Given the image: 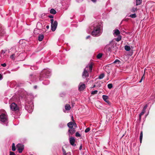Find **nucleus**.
<instances>
[{"label":"nucleus","mask_w":155,"mask_h":155,"mask_svg":"<svg viewBox=\"0 0 155 155\" xmlns=\"http://www.w3.org/2000/svg\"><path fill=\"white\" fill-rule=\"evenodd\" d=\"M48 17L50 18H53V16L52 15H49Z\"/></svg>","instance_id":"obj_44"},{"label":"nucleus","mask_w":155,"mask_h":155,"mask_svg":"<svg viewBox=\"0 0 155 155\" xmlns=\"http://www.w3.org/2000/svg\"><path fill=\"white\" fill-rule=\"evenodd\" d=\"M104 74H102L99 75V79H102L104 77Z\"/></svg>","instance_id":"obj_27"},{"label":"nucleus","mask_w":155,"mask_h":155,"mask_svg":"<svg viewBox=\"0 0 155 155\" xmlns=\"http://www.w3.org/2000/svg\"><path fill=\"white\" fill-rule=\"evenodd\" d=\"M90 36H89V35L88 36H87V37H86V39H88L89 38H90Z\"/></svg>","instance_id":"obj_47"},{"label":"nucleus","mask_w":155,"mask_h":155,"mask_svg":"<svg viewBox=\"0 0 155 155\" xmlns=\"http://www.w3.org/2000/svg\"><path fill=\"white\" fill-rule=\"evenodd\" d=\"M144 74H143V76L141 78V80H140V81H139V82H140V83L142 81V80H143V79H144Z\"/></svg>","instance_id":"obj_35"},{"label":"nucleus","mask_w":155,"mask_h":155,"mask_svg":"<svg viewBox=\"0 0 155 155\" xmlns=\"http://www.w3.org/2000/svg\"><path fill=\"white\" fill-rule=\"evenodd\" d=\"M137 10V8H133L132 9V11L133 12H134L136 11Z\"/></svg>","instance_id":"obj_38"},{"label":"nucleus","mask_w":155,"mask_h":155,"mask_svg":"<svg viewBox=\"0 0 155 155\" xmlns=\"http://www.w3.org/2000/svg\"><path fill=\"white\" fill-rule=\"evenodd\" d=\"M8 120V117L6 112L2 113L0 115V120L2 122H7Z\"/></svg>","instance_id":"obj_4"},{"label":"nucleus","mask_w":155,"mask_h":155,"mask_svg":"<svg viewBox=\"0 0 155 155\" xmlns=\"http://www.w3.org/2000/svg\"><path fill=\"white\" fill-rule=\"evenodd\" d=\"M64 155H71V153L70 152H68L67 153H66V154Z\"/></svg>","instance_id":"obj_41"},{"label":"nucleus","mask_w":155,"mask_h":155,"mask_svg":"<svg viewBox=\"0 0 155 155\" xmlns=\"http://www.w3.org/2000/svg\"><path fill=\"white\" fill-rule=\"evenodd\" d=\"M102 98L104 101H105L107 104H109L110 102L108 100H107L108 98V97L105 95H103L102 96Z\"/></svg>","instance_id":"obj_13"},{"label":"nucleus","mask_w":155,"mask_h":155,"mask_svg":"<svg viewBox=\"0 0 155 155\" xmlns=\"http://www.w3.org/2000/svg\"><path fill=\"white\" fill-rule=\"evenodd\" d=\"M3 78V77L2 75L0 74V80H2Z\"/></svg>","instance_id":"obj_42"},{"label":"nucleus","mask_w":155,"mask_h":155,"mask_svg":"<svg viewBox=\"0 0 155 155\" xmlns=\"http://www.w3.org/2000/svg\"><path fill=\"white\" fill-rule=\"evenodd\" d=\"M81 135L78 132H77L75 134V136L77 137H80L81 136Z\"/></svg>","instance_id":"obj_33"},{"label":"nucleus","mask_w":155,"mask_h":155,"mask_svg":"<svg viewBox=\"0 0 155 155\" xmlns=\"http://www.w3.org/2000/svg\"><path fill=\"white\" fill-rule=\"evenodd\" d=\"M64 111L65 113V112H65V110H64Z\"/></svg>","instance_id":"obj_53"},{"label":"nucleus","mask_w":155,"mask_h":155,"mask_svg":"<svg viewBox=\"0 0 155 155\" xmlns=\"http://www.w3.org/2000/svg\"><path fill=\"white\" fill-rule=\"evenodd\" d=\"M15 54H12V55L11 56L10 58L14 60L15 59Z\"/></svg>","instance_id":"obj_34"},{"label":"nucleus","mask_w":155,"mask_h":155,"mask_svg":"<svg viewBox=\"0 0 155 155\" xmlns=\"http://www.w3.org/2000/svg\"><path fill=\"white\" fill-rule=\"evenodd\" d=\"M30 79L32 81H34L36 79L35 76L33 74H30L29 76Z\"/></svg>","instance_id":"obj_14"},{"label":"nucleus","mask_w":155,"mask_h":155,"mask_svg":"<svg viewBox=\"0 0 155 155\" xmlns=\"http://www.w3.org/2000/svg\"><path fill=\"white\" fill-rule=\"evenodd\" d=\"M113 34L114 36H118L120 34V32L118 29H116L113 31Z\"/></svg>","instance_id":"obj_12"},{"label":"nucleus","mask_w":155,"mask_h":155,"mask_svg":"<svg viewBox=\"0 0 155 155\" xmlns=\"http://www.w3.org/2000/svg\"><path fill=\"white\" fill-rule=\"evenodd\" d=\"M44 36L43 35H41L39 36L38 40L39 41H41L43 39Z\"/></svg>","instance_id":"obj_16"},{"label":"nucleus","mask_w":155,"mask_h":155,"mask_svg":"<svg viewBox=\"0 0 155 155\" xmlns=\"http://www.w3.org/2000/svg\"><path fill=\"white\" fill-rule=\"evenodd\" d=\"M50 75V71L48 70H44L41 72L40 75V80H43L48 78Z\"/></svg>","instance_id":"obj_3"},{"label":"nucleus","mask_w":155,"mask_h":155,"mask_svg":"<svg viewBox=\"0 0 155 155\" xmlns=\"http://www.w3.org/2000/svg\"><path fill=\"white\" fill-rule=\"evenodd\" d=\"M1 65L3 67H5L6 65V64L5 63L1 64Z\"/></svg>","instance_id":"obj_40"},{"label":"nucleus","mask_w":155,"mask_h":155,"mask_svg":"<svg viewBox=\"0 0 155 155\" xmlns=\"http://www.w3.org/2000/svg\"><path fill=\"white\" fill-rule=\"evenodd\" d=\"M120 62V61L119 60L116 59L114 61L113 63L115 64L117 63L118 64H119Z\"/></svg>","instance_id":"obj_31"},{"label":"nucleus","mask_w":155,"mask_h":155,"mask_svg":"<svg viewBox=\"0 0 155 155\" xmlns=\"http://www.w3.org/2000/svg\"><path fill=\"white\" fill-rule=\"evenodd\" d=\"M145 112V111H143V110H142L140 114H139V119L140 120L141 119V116L143 115Z\"/></svg>","instance_id":"obj_22"},{"label":"nucleus","mask_w":155,"mask_h":155,"mask_svg":"<svg viewBox=\"0 0 155 155\" xmlns=\"http://www.w3.org/2000/svg\"><path fill=\"white\" fill-rule=\"evenodd\" d=\"M24 148V146L22 144H18L17 146V148L18 149L19 153L22 152Z\"/></svg>","instance_id":"obj_8"},{"label":"nucleus","mask_w":155,"mask_h":155,"mask_svg":"<svg viewBox=\"0 0 155 155\" xmlns=\"http://www.w3.org/2000/svg\"><path fill=\"white\" fill-rule=\"evenodd\" d=\"M102 54L101 53H99L97 54V58L99 59L100 58L102 57Z\"/></svg>","instance_id":"obj_28"},{"label":"nucleus","mask_w":155,"mask_h":155,"mask_svg":"<svg viewBox=\"0 0 155 155\" xmlns=\"http://www.w3.org/2000/svg\"><path fill=\"white\" fill-rule=\"evenodd\" d=\"M67 125L69 128L77 127V124L75 122H70L68 123Z\"/></svg>","instance_id":"obj_7"},{"label":"nucleus","mask_w":155,"mask_h":155,"mask_svg":"<svg viewBox=\"0 0 155 155\" xmlns=\"http://www.w3.org/2000/svg\"><path fill=\"white\" fill-rule=\"evenodd\" d=\"M16 150V148L15 147V144L14 143L12 144V150L13 151H15Z\"/></svg>","instance_id":"obj_26"},{"label":"nucleus","mask_w":155,"mask_h":155,"mask_svg":"<svg viewBox=\"0 0 155 155\" xmlns=\"http://www.w3.org/2000/svg\"><path fill=\"white\" fill-rule=\"evenodd\" d=\"M51 23V30L54 31L57 28L58 25V22L57 21H54V19H51L50 20Z\"/></svg>","instance_id":"obj_5"},{"label":"nucleus","mask_w":155,"mask_h":155,"mask_svg":"<svg viewBox=\"0 0 155 155\" xmlns=\"http://www.w3.org/2000/svg\"><path fill=\"white\" fill-rule=\"evenodd\" d=\"M95 85H94V86L92 87V88H94V87H95Z\"/></svg>","instance_id":"obj_51"},{"label":"nucleus","mask_w":155,"mask_h":155,"mask_svg":"<svg viewBox=\"0 0 155 155\" xmlns=\"http://www.w3.org/2000/svg\"><path fill=\"white\" fill-rule=\"evenodd\" d=\"M25 108H26V109H27V107H25Z\"/></svg>","instance_id":"obj_54"},{"label":"nucleus","mask_w":155,"mask_h":155,"mask_svg":"<svg viewBox=\"0 0 155 155\" xmlns=\"http://www.w3.org/2000/svg\"><path fill=\"white\" fill-rule=\"evenodd\" d=\"M15 154L14 153L10 151V153L9 155H15Z\"/></svg>","instance_id":"obj_39"},{"label":"nucleus","mask_w":155,"mask_h":155,"mask_svg":"<svg viewBox=\"0 0 155 155\" xmlns=\"http://www.w3.org/2000/svg\"><path fill=\"white\" fill-rule=\"evenodd\" d=\"M49 28V25H47L46 26V28L47 29H48Z\"/></svg>","instance_id":"obj_46"},{"label":"nucleus","mask_w":155,"mask_h":155,"mask_svg":"<svg viewBox=\"0 0 155 155\" xmlns=\"http://www.w3.org/2000/svg\"><path fill=\"white\" fill-rule=\"evenodd\" d=\"M112 50V49H110L109 50H110V51H111V50Z\"/></svg>","instance_id":"obj_52"},{"label":"nucleus","mask_w":155,"mask_h":155,"mask_svg":"<svg viewBox=\"0 0 155 155\" xmlns=\"http://www.w3.org/2000/svg\"><path fill=\"white\" fill-rule=\"evenodd\" d=\"M70 142L71 144L73 146H75L76 145L74 144L75 139L73 137H71L70 138Z\"/></svg>","instance_id":"obj_11"},{"label":"nucleus","mask_w":155,"mask_h":155,"mask_svg":"<svg viewBox=\"0 0 155 155\" xmlns=\"http://www.w3.org/2000/svg\"><path fill=\"white\" fill-rule=\"evenodd\" d=\"M125 49L127 51H129L130 49V47L129 46L126 45L124 47Z\"/></svg>","instance_id":"obj_19"},{"label":"nucleus","mask_w":155,"mask_h":155,"mask_svg":"<svg viewBox=\"0 0 155 155\" xmlns=\"http://www.w3.org/2000/svg\"><path fill=\"white\" fill-rule=\"evenodd\" d=\"M11 100H12L13 101L16 102L18 101V99L16 98V96H14L12 98Z\"/></svg>","instance_id":"obj_21"},{"label":"nucleus","mask_w":155,"mask_h":155,"mask_svg":"<svg viewBox=\"0 0 155 155\" xmlns=\"http://www.w3.org/2000/svg\"><path fill=\"white\" fill-rule=\"evenodd\" d=\"M136 5H140L141 3L142 0H136Z\"/></svg>","instance_id":"obj_23"},{"label":"nucleus","mask_w":155,"mask_h":155,"mask_svg":"<svg viewBox=\"0 0 155 155\" xmlns=\"http://www.w3.org/2000/svg\"><path fill=\"white\" fill-rule=\"evenodd\" d=\"M90 130V129L89 127L87 128L85 130L84 132L85 133L88 132Z\"/></svg>","instance_id":"obj_32"},{"label":"nucleus","mask_w":155,"mask_h":155,"mask_svg":"<svg viewBox=\"0 0 155 155\" xmlns=\"http://www.w3.org/2000/svg\"><path fill=\"white\" fill-rule=\"evenodd\" d=\"M71 109V107L70 105L68 104H67L65 106V109L66 110H69Z\"/></svg>","instance_id":"obj_15"},{"label":"nucleus","mask_w":155,"mask_h":155,"mask_svg":"<svg viewBox=\"0 0 155 155\" xmlns=\"http://www.w3.org/2000/svg\"><path fill=\"white\" fill-rule=\"evenodd\" d=\"M62 151L63 153V155H64L66 153V151L63 148H62Z\"/></svg>","instance_id":"obj_36"},{"label":"nucleus","mask_w":155,"mask_h":155,"mask_svg":"<svg viewBox=\"0 0 155 155\" xmlns=\"http://www.w3.org/2000/svg\"><path fill=\"white\" fill-rule=\"evenodd\" d=\"M11 109L14 111H16L18 110V107L17 105L15 103H12L10 105Z\"/></svg>","instance_id":"obj_6"},{"label":"nucleus","mask_w":155,"mask_h":155,"mask_svg":"<svg viewBox=\"0 0 155 155\" xmlns=\"http://www.w3.org/2000/svg\"><path fill=\"white\" fill-rule=\"evenodd\" d=\"M129 16L132 18H135L137 16L135 14H134L130 15Z\"/></svg>","instance_id":"obj_25"},{"label":"nucleus","mask_w":155,"mask_h":155,"mask_svg":"<svg viewBox=\"0 0 155 155\" xmlns=\"http://www.w3.org/2000/svg\"><path fill=\"white\" fill-rule=\"evenodd\" d=\"M82 148V146H81L80 147V148H79V149L80 150H81V149Z\"/></svg>","instance_id":"obj_49"},{"label":"nucleus","mask_w":155,"mask_h":155,"mask_svg":"<svg viewBox=\"0 0 155 155\" xmlns=\"http://www.w3.org/2000/svg\"><path fill=\"white\" fill-rule=\"evenodd\" d=\"M117 38H115V40L117 41H120L121 39V37L120 35H118Z\"/></svg>","instance_id":"obj_17"},{"label":"nucleus","mask_w":155,"mask_h":155,"mask_svg":"<svg viewBox=\"0 0 155 155\" xmlns=\"http://www.w3.org/2000/svg\"><path fill=\"white\" fill-rule=\"evenodd\" d=\"M85 88V85L84 84H80L79 85V90L80 91H82L84 90Z\"/></svg>","instance_id":"obj_10"},{"label":"nucleus","mask_w":155,"mask_h":155,"mask_svg":"<svg viewBox=\"0 0 155 155\" xmlns=\"http://www.w3.org/2000/svg\"><path fill=\"white\" fill-rule=\"evenodd\" d=\"M101 25L97 23L95 24L94 25L93 30L91 33L92 35L94 36H98L100 35L101 34Z\"/></svg>","instance_id":"obj_1"},{"label":"nucleus","mask_w":155,"mask_h":155,"mask_svg":"<svg viewBox=\"0 0 155 155\" xmlns=\"http://www.w3.org/2000/svg\"><path fill=\"white\" fill-rule=\"evenodd\" d=\"M32 155V154H31V155Z\"/></svg>","instance_id":"obj_55"},{"label":"nucleus","mask_w":155,"mask_h":155,"mask_svg":"<svg viewBox=\"0 0 155 155\" xmlns=\"http://www.w3.org/2000/svg\"><path fill=\"white\" fill-rule=\"evenodd\" d=\"M33 110V108H32V107L31 108V111L30 112L29 111V113H30V112H31Z\"/></svg>","instance_id":"obj_45"},{"label":"nucleus","mask_w":155,"mask_h":155,"mask_svg":"<svg viewBox=\"0 0 155 155\" xmlns=\"http://www.w3.org/2000/svg\"><path fill=\"white\" fill-rule=\"evenodd\" d=\"M147 105H145V106H144V107H143V111H145L146 110V108H147Z\"/></svg>","instance_id":"obj_37"},{"label":"nucleus","mask_w":155,"mask_h":155,"mask_svg":"<svg viewBox=\"0 0 155 155\" xmlns=\"http://www.w3.org/2000/svg\"><path fill=\"white\" fill-rule=\"evenodd\" d=\"M71 119L73 122H75L74 120V117L73 116H72L71 117Z\"/></svg>","instance_id":"obj_43"},{"label":"nucleus","mask_w":155,"mask_h":155,"mask_svg":"<svg viewBox=\"0 0 155 155\" xmlns=\"http://www.w3.org/2000/svg\"><path fill=\"white\" fill-rule=\"evenodd\" d=\"M107 87L108 88L110 89H111L113 85L112 84H108Z\"/></svg>","instance_id":"obj_29"},{"label":"nucleus","mask_w":155,"mask_h":155,"mask_svg":"<svg viewBox=\"0 0 155 155\" xmlns=\"http://www.w3.org/2000/svg\"><path fill=\"white\" fill-rule=\"evenodd\" d=\"M51 14H55L56 13V11L53 8H51L50 11Z\"/></svg>","instance_id":"obj_18"},{"label":"nucleus","mask_w":155,"mask_h":155,"mask_svg":"<svg viewBox=\"0 0 155 155\" xmlns=\"http://www.w3.org/2000/svg\"><path fill=\"white\" fill-rule=\"evenodd\" d=\"M143 138V132L142 131H141L140 134V143H142V139Z\"/></svg>","instance_id":"obj_20"},{"label":"nucleus","mask_w":155,"mask_h":155,"mask_svg":"<svg viewBox=\"0 0 155 155\" xmlns=\"http://www.w3.org/2000/svg\"><path fill=\"white\" fill-rule=\"evenodd\" d=\"M6 51V50H2L1 52L0 56L2 57L3 55L4 56V54L5 53Z\"/></svg>","instance_id":"obj_24"},{"label":"nucleus","mask_w":155,"mask_h":155,"mask_svg":"<svg viewBox=\"0 0 155 155\" xmlns=\"http://www.w3.org/2000/svg\"><path fill=\"white\" fill-rule=\"evenodd\" d=\"M93 2H96V0H91Z\"/></svg>","instance_id":"obj_50"},{"label":"nucleus","mask_w":155,"mask_h":155,"mask_svg":"<svg viewBox=\"0 0 155 155\" xmlns=\"http://www.w3.org/2000/svg\"><path fill=\"white\" fill-rule=\"evenodd\" d=\"M93 64L92 63L89 64L88 66H86L84 69L82 74V77L83 78H85L89 76L88 71L91 72L92 70Z\"/></svg>","instance_id":"obj_2"},{"label":"nucleus","mask_w":155,"mask_h":155,"mask_svg":"<svg viewBox=\"0 0 155 155\" xmlns=\"http://www.w3.org/2000/svg\"><path fill=\"white\" fill-rule=\"evenodd\" d=\"M34 88L35 89H36L37 88V86H35L34 87Z\"/></svg>","instance_id":"obj_48"},{"label":"nucleus","mask_w":155,"mask_h":155,"mask_svg":"<svg viewBox=\"0 0 155 155\" xmlns=\"http://www.w3.org/2000/svg\"><path fill=\"white\" fill-rule=\"evenodd\" d=\"M97 92L98 91L97 90H95L92 91L91 94L93 95L96 94H97Z\"/></svg>","instance_id":"obj_30"},{"label":"nucleus","mask_w":155,"mask_h":155,"mask_svg":"<svg viewBox=\"0 0 155 155\" xmlns=\"http://www.w3.org/2000/svg\"><path fill=\"white\" fill-rule=\"evenodd\" d=\"M77 127H74V128H69L68 130V133L69 134V135H72L75 132V129Z\"/></svg>","instance_id":"obj_9"}]
</instances>
